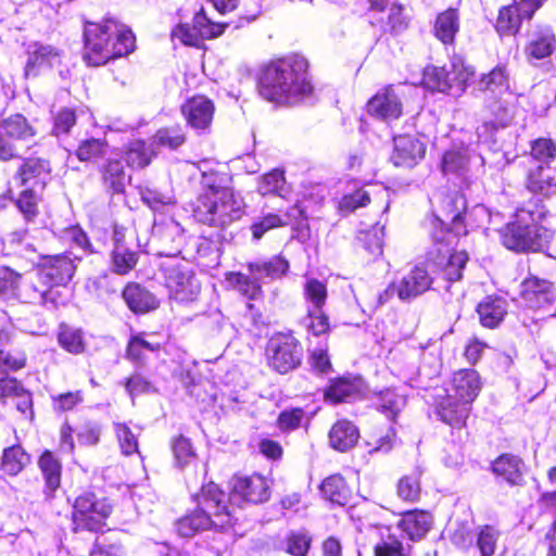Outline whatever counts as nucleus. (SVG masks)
Returning a JSON list of instances; mask_svg holds the SVG:
<instances>
[{
    "mask_svg": "<svg viewBox=\"0 0 556 556\" xmlns=\"http://www.w3.org/2000/svg\"><path fill=\"white\" fill-rule=\"evenodd\" d=\"M229 181L227 174H202V192L193 210V216L199 223L225 228L243 216V199L235 193Z\"/></svg>",
    "mask_w": 556,
    "mask_h": 556,
    "instance_id": "nucleus-1",
    "label": "nucleus"
},
{
    "mask_svg": "<svg viewBox=\"0 0 556 556\" xmlns=\"http://www.w3.org/2000/svg\"><path fill=\"white\" fill-rule=\"evenodd\" d=\"M308 63L300 55L271 62L260 80L261 96L271 102L293 104L308 97L313 86L307 74Z\"/></svg>",
    "mask_w": 556,
    "mask_h": 556,
    "instance_id": "nucleus-2",
    "label": "nucleus"
},
{
    "mask_svg": "<svg viewBox=\"0 0 556 556\" xmlns=\"http://www.w3.org/2000/svg\"><path fill=\"white\" fill-rule=\"evenodd\" d=\"M84 36L83 58L90 66L104 65L110 60L127 55L135 49L132 31L114 20L87 23Z\"/></svg>",
    "mask_w": 556,
    "mask_h": 556,
    "instance_id": "nucleus-3",
    "label": "nucleus"
},
{
    "mask_svg": "<svg viewBox=\"0 0 556 556\" xmlns=\"http://www.w3.org/2000/svg\"><path fill=\"white\" fill-rule=\"evenodd\" d=\"M194 500L197 508L177 522L179 535L188 538L198 531L211 528L223 529L230 523L231 517L226 505V494L215 483L211 482L202 486Z\"/></svg>",
    "mask_w": 556,
    "mask_h": 556,
    "instance_id": "nucleus-4",
    "label": "nucleus"
},
{
    "mask_svg": "<svg viewBox=\"0 0 556 556\" xmlns=\"http://www.w3.org/2000/svg\"><path fill=\"white\" fill-rule=\"evenodd\" d=\"M478 89L485 93V105L492 115L490 121H485L477 129L478 136L481 138L486 135L490 127L492 129L503 128L510 123L516 97L509 90L508 74L504 66H497L484 74L478 83Z\"/></svg>",
    "mask_w": 556,
    "mask_h": 556,
    "instance_id": "nucleus-5",
    "label": "nucleus"
},
{
    "mask_svg": "<svg viewBox=\"0 0 556 556\" xmlns=\"http://www.w3.org/2000/svg\"><path fill=\"white\" fill-rule=\"evenodd\" d=\"M545 215L544 206L519 208L516 219L502 230L503 244L517 252L542 250L552 239L551 230L540 224Z\"/></svg>",
    "mask_w": 556,
    "mask_h": 556,
    "instance_id": "nucleus-6",
    "label": "nucleus"
},
{
    "mask_svg": "<svg viewBox=\"0 0 556 556\" xmlns=\"http://www.w3.org/2000/svg\"><path fill=\"white\" fill-rule=\"evenodd\" d=\"M451 233L441 228L432 233V240L437 248L430 251V260L442 271L448 281H457L463 277V270L469 260L465 251H450Z\"/></svg>",
    "mask_w": 556,
    "mask_h": 556,
    "instance_id": "nucleus-7",
    "label": "nucleus"
},
{
    "mask_svg": "<svg viewBox=\"0 0 556 556\" xmlns=\"http://www.w3.org/2000/svg\"><path fill=\"white\" fill-rule=\"evenodd\" d=\"M266 352L269 366L279 374L295 369L303 355L300 342L290 333H277L270 338Z\"/></svg>",
    "mask_w": 556,
    "mask_h": 556,
    "instance_id": "nucleus-8",
    "label": "nucleus"
},
{
    "mask_svg": "<svg viewBox=\"0 0 556 556\" xmlns=\"http://www.w3.org/2000/svg\"><path fill=\"white\" fill-rule=\"evenodd\" d=\"M111 511L112 506L106 500H97L94 494L86 493L75 501L73 520L77 527L96 530Z\"/></svg>",
    "mask_w": 556,
    "mask_h": 556,
    "instance_id": "nucleus-9",
    "label": "nucleus"
},
{
    "mask_svg": "<svg viewBox=\"0 0 556 556\" xmlns=\"http://www.w3.org/2000/svg\"><path fill=\"white\" fill-rule=\"evenodd\" d=\"M17 296L22 302L53 308L58 303L59 291L37 269L18 288Z\"/></svg>",
    "mask_w": 556,
    "mask_h": 556,
    "instance_id": "nucleus-10",
    "label": "nucleus"
},
{
    "mask_svg": "<svg viewBox=\"0 0 556 556\" xmlns=\"http://www.w3.org/2000/svg\"><path fill=\"white\" fill-rule=\"evenodd\" d=\"M50 178V162L42 157L24 159L13 175V180L18 187L42 192Z\"/></svg>",
    "mask_w": 556,
    "mask_h": 556,
    "instance_id": "nucleus-11",
    "label": "nucleus"
},
{
    "mask_svg": "<svg viewBox=\"0 0 556 556\" xmlns=\"http://www.w3.org/2000/svg\"><path fill=\"white\" fill-rule=\"evenodd\" d=\"M470 75V73L455 64L452 71H447L445 67L431 66L424 72V84L427 88L440 92H447L453 87L464 90Z\"/></svg>",
    "mask_w": 556,
    "mask_h": 556,
    "instance_id": "nucleus-12",
    "label": "nucleus"
},
{
    "mask_svg": "<svg viewBox=\"0 0 556 556\" xmlns=\"http://www.w3.org/2000/svg\"><path fill=\"white\" fill-rule=\"evenodd\" d=\"M231 500H242L248 503L258 504L266 502L269 496V483L260 475L248 477H235L231 482Z\"/></svg>",
    "mask_w": 556,
    "mask_h": 556,
    "instance_id": "nucleus-13",
    "label": "nucleus"
},
{
    "mask_svg": "<svg viewBox=\"0 0 556 556\" xmlns=\"http://www.w3.org/2000/svg\"><path fill=\"white\" fill-rule=\"evenodd\" d=\"M167 287L179 302L193 301L200 292V281L187 267L176 266L169 269L166 278Z\"/></svg>",
    "mask_w": 556,
    "mask_h": 556,
    "instance_id": "nucleus-14",
    "label": "nucleus"
},
{
    "mask_svg": "<svg viewBox=\"0 0 556 556\" xmlns=\"http://www.w3.org/2000/svg\"><path fill=\"white\" fill-rule=\"evenodd\" d=\"M368 113L381 121L397 119L403 112L402 101L393 87L379 90L367 103Z\"/></svg>",
    "mask_w": 556,
    "mask_h": 556,
    "instance_id": "nucleus-15",
    "label": "nucleus"
},
{
    "mask_svg": "<svg viewBox=\"0 0 556 556\" xmlns=\"http://www.w3.org/2000/svg\"><path fill=\"white\" fill-rule=\"evenodd\" d=\"M481 390V380L475 369H460L453 374L448 388L444 391L471 406Z\"/></svg>",
    "mask_w": 556,
    "mask_h": 556,
    "instance_id": "nucleus-16",
    "label": "nucleus"
},
{
    "mask_svg": "<svg viewBox=\"0 0 556 556\" xmlns=\"http://www.w3.org/2000/svg\"><path fill=\"white\" fill-rule=\"evenodd\" d=\"M75 261L67 254L45 256L38 270L54 288L67 283L74 276Z\"/></svg>",
    "mask_w": 556,
    "mask_h": 556,
    "instance_id": "nucleus-17",
    "label": "nucleus"
},
{
    "mask_svg": "<svg viewBox=\"0 0 556 556\" xmlns=\"http://www.w3.org/2000/svg\"><path fill=\"white\" fill-rule=\"evenodd\" d=\"M425 152L426 147L419 139L401 135L394 138L391 161L399 167H413L425 156Z\"/></svg>",
    "mask_w": 556,
    "mask_h": 556,
    "instance_id": "nucleus-18",
    "label": "nucleus"
},
{
    "mask_svg": "<svg viewBox=\"0 0 556 556\" xmlns=\"http://www.w3.org/2000/svg\"><path fill=\"white\" fill-rule=\"evenodd\" d=\"M470 410L471 406L457 397H453L446 393H444V395H438L435 413L443 422L453 428H462L465 426Z\"/></svg>",
    "mask_w": 556,
    "mask_h": 556,
    "instance_id": "nucleus-19",
    "label": "nucleus"
},
{
    "mask_svg": "<svg viewBox=\"0 0 556 556\" xmlns=\"http://www.w3.org/2000/svg\"><path fill=\"white\" fill-rule=\"evenodd\" d=\"M526 188L542 198L556 195V165L530 166L526 177Z\"/></svg>",
    "mask_w": 556,
    "mask_h": 556,
    "instance_id": "nucleus-20",
    "label": "nucleus"
},
{
    "mask_svg": "<svg viewBox=\"0 0 556 556\" xmlns=\"http://www.w3.org/2000/svg\"><path fill=\"white\" fill-rule=\"evenodd\" d=\"M214 111L213 102L204 96L193 97L181 106L188 124L198 130L206 129L211 125Z\"/></svg>",
    "mask_w": 556,
    "mask_h": 556,
    "instance_id": "nucleus-21",
    "label": "nucleus"
},
{
    "mask_svg": "<svg viewBox=\"0 0 556 556\" xmlns=\"http://www.w3.org/2000/svg\"><path fill=\"white\" fill-rule=\"evenodd\" d=\"M61 63V54L52 46L34 43L28 50V60L25 65L24 76L26 78L36 77L40 70L45 67H54Z\"/></svg>",
    "mask_w": 556,
    "mask_h": 556,
    "instance_id": "nucleus-22",
    "label": "nucleus"
},
{
    "mask_svg": "<svg viewBox=\"0 0 556 556\" xmlns=\"http://www.w3.org/2000/svg\"><path fill=\"white\" fill-rule=\"evenodd\" d=\"M431 283L432 278L428 271L416 266L399 280L396 294L402 301H409L429 290Z\"/></svg>",
    "mask_w": 556,
    "mask_h": 556,
    "instance_id": "nucleus-23",
    "label": "nucleus"
},
{
    "mask_svg": "<svg viewBox=\"0 0 556 556\" xmlns=\"http://www.w3.org/2000/svg\"><path fill=\"white\" fill-rule=\"evenodd\" d=\"M492 471L510 485H521L525 481L527 466L519 456L505 453L492 463Z\"/></svg>",
    "mask_w": 556,
    "mask_h": 556,
    "instance_id": "nucleus-24",
    "label": "nucleus"
},
{
    "mask_svg": "<svg viewBox=\"0 0 556 556\" xmlns=\"http://www.w3.org/2000/svg\"><path fill=\"white\" fill-rule=\"evenodd\" d=\"M520 295L530 308H541L553 301L552 283L538 277H529L521 283Z\"/></svg>",
    "mask_w": 556,
    "mask_h": 556,
    "instance_id": "nucleus-25",
    "label": "nucleus"
},
{
    "mask_svg": "<svg viewBox=\"0 0 556 556\" xmlns=\"http://www.w3.org/2000/svg\"><path fill=\"white\" fill-rule=\"evenodd\" d=\"M488 217V211L484 205H476L470 212L467 211V201L464 194L453 193L444 200V217L454 226L465 222L467 218Z\"/></svg>",
    "mask_w": 556,
    "mask_h": 556,
    "instance_id": "nucleus-26",
    "label": "nucleus"
},
{
    "mask_svg": "<svg viewBox=\"0 0 556 556\" xmlns=\"http://www.w3.org/2000/svg\"><path fill=\"white\" fill-rule=\"evenodd\" d=\"M555 43L553 30L547 26H539L529 35L526 54L528 59L542 60L552 54Z\"/></svg>",
    "mask_w": 556,
    "mask_h": 556,
    "instance_id": "nucleus-27",
    "label": "nucleus"
},
{
    "mask_svg": "<svg viewBox=\"0 0 556 556\" xmlns=\"http://www.w3.org/2000/svg\"><path fill=\"white\" fill-rule=\"evenodd\" d=\"M399 529L390 527L379 529V539L374 546L375 556H409L410 545L400 539Z\"/></svg>",
    "mask_w": 556,
    "mask_h": 556,
    "instance_id": "nucleus-28",
    "label": "nucleus"
},
{
    "mask_svg": "<svg viewBox=\"0 0 556 556\" xmlns=\"http://www.w3.org/2000/svg\"><path fill=\"white\" fill-rule=\"evenodd\" d=\"M122 295L128 308L136 314H144L159 306L156 298L136 282L128 283Z\"/></svg>",
    "mask_w": 556,
    "mask_h": 556,
    "instance_id": "nucleus-29",
    "label": "nucleus"
},
{
    "mask_svg": "<svg viewBox=\"0 0 556 556\" xmlns=\"http://www.w3.org/2000/svg\"><path fill=\"white\" fill-rule=\"evenodd\" d=\"M249 274L260 282L281 278L289 269V263L281 256H274L269 260L251 262L247 265Z\"/></svg>",
    "mask_w": 556,
    "mask_h": 556,
    "instance_id": "nucleus-30",
    "label": "nucleus"
},
{
    "mask_svg": "<svg viewBox=\"0 0 556 556\" xmlns=\"http://www.w3.org/2000/svg\"><path fill=\"white\" fill-rule=\"evenodd\" d=\"M458 30L459 15L457 10L450 8L438 14L433 25V34L442 43L453 45Z\"/></svg>",
    "mask_w": 556,
    "mask_h": 556,
    "instance_id": "nucleus-31",
    "label": "nucleus"
},
{
    "mask_svg": "<svg viewBox=\"0 0 556 556\" xmlns=\"http://www.w3.org/2000/svg\"><path fill=\"white\" fill-rule=\"evenodd\" d=\"M357 428L349 420L337 421L329 431L330 445L338 451L345 452L358 441Z\"/></svg>",
    "mask_w": 556,
    "mask_h": 556,
    "instance_id": "nucleus-32",
    "label": "nucleus"
},
{
    "mask_svg": "<svg viewBox=\"0 0 556 556\" xmlns=\"http://www.w3.org/2000/svg\"><path fill=\"white\" fill-rule=\"evenodd\" d=\"M432 517L424 510H410L403 515L399 528L405 532L410 540L421 539L430 529Z\"/></svg>",
    "mask_w": 556,
    "mask_h": 556,
    "instance_id": "nucleus-33",
    "label": "nucleus"
},
{
    "mask_svg": "<svg viewBox=\"0 0 556 556\" xmlns=\"http://www.w3.org/2000/svg\"><path fill=\"white\" fill-rule=\"evenodd\" d=\"M362 382L358 379L338 378L330 381L325 390V399L333 404L354 399L361 392Z\"/></svg>",
    "mask_w": 556,
    "mask_h": 556,
    "instance_id": "nucleus-34",
    "label": "nucleus"
},
{
    "mask_svg": "<svg viewBox=\"0 0 556 556\" xmlns=\"http://www.w3.org/2000/svg\"><path fill=\"white\" fill-rule=\"evenodd\" d=\"M0 134L9 136L12 140L25 141L36 135L35 128L22 114H13L0 122Z\"/></svg>",
    "mask_w": 556,
    "mask_h": 556,
    "instance_id": "nucleus-35",
    "label": "nucleus"
},
{
    "mask_svg": "<svg viewBox=\"0 0 556 556\" xmlns=\"http://www.w3.org/2000/svg\"><path fill=\"white\" fill-rule=\"evenodd\" d=\"M42 191L22 188L17 197L13 195V203L26 223H34L39 216V203Z\"/></svg>",
    "mask_w": 556,
    "mask_h": 556,
    "instance_id": "nucleus-36",
    "label": "nucleus"
},
{
    "mask_svg": "<svg viewBox=\"0 0 556 556\" xmlns=\"http://www.w3.org/2000/svg\"><path fill=\"white\" fill-rule=\"evenodd\" d=\"M556 165V143L548 138H539L531 144L528 166Z\"/></svg>",
    "mask_w": 556,
    "mask_h": 556,
    "instance_id": "nucleus-37",
    "label": "nucleus"
},
{
    "mask_svg": "<svg viewBox=\"0 0 556 556\" xmlns=\"http://www.w3.org/2000/svg\"><path fill=\"white\" fill-rule=\"evenodd\" d=\"M506 312V302L500 298H486L477 306L480 321L488 328H495L503 320Z\"/></svg>",
    "mask_w": 556,
    "mask_h": 556,
    "instance_id": "nucleus-38",
    "label": "nucleus"
},
{
    "mask_svg": "<svg viewBox=\"0 0 556 556\" xmlns=\"http://www.w3.org/2000/svg\"><path fill=\"white\" fill-rule=\"evenodd\" d=\"M42 476L46 481V494L51 496L60 486L61 482V465L51 452H45L38 462Z\"/></svg>",
    "mask_w": 556,
    "mask_h": 556,
    "instance_id": "nucleus-39",
    "label": "nucleus"
},
{
    "mask_svg": "<svg viewBox=\"0 0 556 556\" xmlns=\"http://www.w3.org/2000/svg\"><path fill=\"white\" fill-rule=\"evenodd\" d=\"M320 492L327 501L340 506L345 505L350 497L344 479L339 475L326 478L320 485Z\"/></svg>",
    "mask_w": 556,
    "mask_h": 556,
    "instance_id": "nucleus-40",
    "label": "nucleus"
},
{
    "mask_svg": "<svg viewBox=\"0 0 556 556\" xmlns=\"http://www.w3.org/2000/svg\"><path fill=\"white\" fill-rule=\"evenodd\" d=\"M28 462L29 457L24 450L20 445H13L4 450L1 468L5 473L15 476Z\"/></svg>",
    "mask_w": 556,
    "mask_h": 556,
    "instance_id": "nucleus-41",
    "label": "nucleus"
},
{
    "mask_svg": "<svg viewBox=\"0 0 556 556\" xmlns=\"http://www.w3.org/2000/svg\"><path fill=\"white\" fill-rule=\"evenodd\" d=\"M303 295L307 307L323 308L328 298L327 287L316 278H308L303 287Z\"/></svg>",
    "mask_w": 556,
    "mask_h": 556,
    "instance_id": "nucleus-42",
    "label": "nucleus"
},
{
    "mask_svg": "<svg viewBox=\"0 0 556 556\" xmlns=\"http://www.w3.org/2000/svg\"><path fill=\"white\" fill-rule=\"evenodd\" d=\"M521 22L515 5H508L500 10L495 27L500 35H514L519 30Z\"/></svg>",
    "mask_w": 556,
    "mask_h": 556,
    "instance_id": "nucleus-43",
    "label": "nucleus"
},
{
    "mask_svg": "<svg viewBox=\"0 0 556 556\" xmlns=\"http://www.w3.org/2000/svg\"><path fill=\"white\" fill-rule=\"evenodd\" d=\"M229 281L233 287L248 299H257L262 293V287L258 279L252 275H244L242 273L231 274Z\"/></svg>",
    "mask_w": 556,
    "mask_h": 556,
    "instance_id": "nucleus-44",
    "label": "nucleus"
},
{
    "mask_svg": "<svg viewBox=\"0 0 556 556\" xmlns=\"http://www.w3.org/2000/svg\"><path fill=\"white\" fill-rule=\"evenodd\" d=\"M126 174L121 161H109L104 173V184L115 193H122L126 186Z\"/></svg>",
    "mask_w": 556,
    "mask_h": 556,
    "instance_id": "nucleus-45",
    "label": "nucleus"
},
{
    "mask_svg": "<svg viewBox=\"0 0 556 556\" xmlns=\"http://www.w3.org/2000/svg\"><path fill=\"white\" fill-rule=\"evenodd\" d=\"M303 326L314 336H321L329 331V318L323 308L307 307V315L302 319Z\"/></svg>",
    "mask_w": 556,
    "mask_h": 556,
    "instance_id": "nucleus-46",
    "label": "nucleus"
},
{
    "mask_svg": "<svg viewBox=\"0 0 556 556\" xmlns=\"http://www.w3.org/2000/svg\"><path fill=\"white\" fill-rule=\"evenodd\" d=\"M420 472L414 471L402 477L397 483V495L406 502H416L420 496Z\"/></svg>",
    "mask_w": 556,
    "mask_h": 556,
    "instance_id": "nucleus-47",
    "label": "nucleus"
},
{
    "mask_svg": "<svg viewBox=\"0 0 556 556\" xmlns=\"http://www.w3.org/2000/svg\"><path fill=\"white\" fill-rule=\"evenodd\" d=\"M257 190L262 195L278 194L283 197L286 192V179L283 177V173L275 169L265 174L258 182Z\"/></svg>",
    "mask_w": 556,
    "mask_h": 556,
    "instance_id": "nucleus-48",
    "label": "nucleus"
},
{
    "mask_svg": "<svg viewBox=\"0 0 556 556\" xmlns=\"http://www.w3.org/2000/svg\"><path fill=\"white\" fill-rule=\"evenodd\" d=\"M379 408L390 419H394L405 406L406 400L393 390H384L379 394Z\"/></svg>",
    "mask_w": 556,
    "mask_h": 556,
    "instance_id": "nucleus-49",
    "label": "nucleus"
},
{
    "mask_svg": "<svg viewBox=\"0 0 556 556\" xmlns=\"http://www.w3.org/2000/svg\"><path fill=\"white\" fill-rule=\"evenodd\" d=\"M58 340L60 345L70 353L79 354L84 351L83 336L77 329L64 325L61 326Z\"/></svg>",
    "mask_w": 556,
    "mask_h": 556,
    "instance_id": "nucleus-50",
    "label": "nucleus"
},
{
    "mask_svg": "<svg viewBox=\"0 0 556 556\" xmlns=\"http://www.w3.org/2000/svg\"><path fill=\"white\" fill-rule=\"evenodd\" d=\"M193 24L202 40L212 39L220 36L226 27V24L212 22L204 13L203 9L198 12L193 17Z\"/></svg>",
    "mask_w": 556,
    "mask_h": 556,
    "instance_id": "nucleus-51",
    "label": "nucleus"
},
{
    "mask_svg": "<svg viewBox=\"0 0 556 556\" xmlns=\"http://www.w3.org/2000/svg\"><path fill=\"white\" fill-rule=\"evenodd\" d=\"M26 361L27 357L23 351L0 349V374L17 371L25 367Z\"/></svg>",
    "mask_w": 556,
    "mask_h": 556,
    "instance_id": "nucleus-52",
    "label": "nucleus"
},
{
    "mask_svg": "<svg viewBox=\"0 0 556 556\" xmlns=\"http://www.w3.org/2000/svg\"><path fill=\"white\" fill-rule=\"evenodd\" d=\"M112 262L114 271L124 275L137 264V255L122 244H116L112 253Z\"/></svg>",
    "mask_w": 556,
    "mask_h": 556,
    "instance_id": "nucleus-53",
    "label": "nucleus"
},
{
    "mask_svg": "<svg viewBox=\"0 0 556 556\" xmlns=\"http://www.w3.org/2000/svg\"><path fill=\"white\" fill-rule=\"evenodd\" d=\"M172 450L176 460V466L180 468L189 465L195 459V452L191 445V442L182 435H179L173 440Z\"/></svg>",
    "mask_w": 556,
    "mask_h": 556,
    "instance_id": "nucleus-54",
    "label": "nucleus"
},
{
    "mask_svg": "<svg viewBox=\"0 0 556 556\" xmlns=\"http://www.w3.org/2000/svg\"><path fill=\"white\" fill-rule=\"evenodd\" d=\"M114 431L124 455H131L139 452L137 435L126 424L115 422Z\"/></svg>",
    "mask_w": 556,
    "mask_h": 556,
    "instance_id": "nucleus-55",
    "label": "nucleus"
},
{
    "mask_svg": "<svg viewBox=\"0 0 556 556\" xmlns=\"http://www.w3.org/2000/svg\"><path fill=\"white\" fill-rule=\"evenodd\" d=\"M142 201L152 210L157 211L175 202L170 192H161L157 189L143 187L140 189Z\"/></svg>",
    "mask_w": 556,
    "mask_h": 556,
    "instance_id": "nucleus-56",
    "label": "nucleus"
},
{
    "mask_svg": "<svg viewBox=\"0 0 556 556\" xmlns=\"http://www.w3.org/2000/svg\"><path fill=\"white\" fill-rule=\"evenodd\" d=\"M151 154L146 143L138 140L130 143L126 152V162L131 167H144L150 163Z\"/></svg>",
    "mask_w": 556,
    "mask_h": 556,
    "instance_id": "nucleus-57",
    "label": "nucleus"
},
{
    "mask_svg": "<svg viewBox=\"0 0 556 556\" xmlns=\"http://www.w3.org/2000/svg\"><path fill=\"white\" fill-rule=\"evenodd\" d=\"M186 140L185 134L178 127L162 128L154 136V142L172 150L180 147Z\"/></svg>",
    "mask_w": 556,
    "mask_h": 556,
    "instance_id": "nucleus-58",
    "label": "nucleus"
},
{
    "mask_svg": "<svg viewBox=\"0 0 556 556\" xmlns=\"http://www.w3.org/2000/svg\"><path fill=\"white\" fill-rule=\"evenodd\" d=\"M498 535V531L491 526H484L479 531L477 545L482 556L494 555Z\"/></svg>",
    "mask_w": 556,
    "mask_h": 556,
    "instance_id": "nucleus-59",
    "label": "nucleus"
},
{
    "mask_svg": "<svg viewBox=\"0 0 556 556\" xmlns=\"http://www.w3.org/2000/svg\"><path fill=\"white\" fill-rule=\"evenodd\" d=\"M468 157L466 152L452 150L447 151L442 160V168L444 173L460 174L466 169Z\"/></svg>",
    "mask_w": 556,
    "mask_h": 556,
    "instance_id": "nucleus-60",
    "label": "nucleus"
},
{
    "mask_svg": "<svg viewBox=\"0 0 556 556\" xmlns=\"http://www.w3.org/2000/svg\"><path fill=\"white\" fill-rule=\"evenodd\" d=\"M287 225V222L277 215L269 213L258 220L254 222L251 226L253 238L260 240L270 229Z\"/></svg>",
    "mask_w": 556,
    "mask_h": 556,
    "instance_id": "nucleus-61",
    "label": "nucleus"
},
{
    "mask_svg": "<svg viewBox=\"0 0 556 556\" xmlns=\"http://www.w3.org/2000/svg\"><path fill=\"white\" fill-rule=\"evenodd\" d=\"M105 144L100 139H88L83 141L77 151V157L83 161H93L104 153Z\"/></svg>",
    "mask_w": 556,
    "mask_h": 556,
    "instance_id": "nucleus-62",
    "label": "nucleus"
},
{
    "mask_svg": "<svg viewBox=\"0 0 556 556\" xmlns=\"http://www.w3.org/2000/svg\"><path fill=\"white\" fill-rule=\"evenodd\" d=\"M311 545V538L306 533L293 532L288 536L287 552L292 556H305Z\"/></svg>",
    "mask_w": 556,
    "mask_h": 556,
    "instance_id": "nucleus-63",
    "label": "nucleus"
},
{
    "mask_svg": "<svg viewBox=\"0 0 556 556\" xmlns=\"http://www.w3.org/2000/svg\"><path fill=\"white\" fill-rule=\"evenodd\" d=\"M380 22L387 23L392 30H401L405 27V17L403 15V7L397 2H393L380 17Z\"/></svg>",
    "mask_w": 556,
    "mask_h": 556,
    "instance_id": "nucleus-64",
    "label": "nucleus"
}]
</instances>
